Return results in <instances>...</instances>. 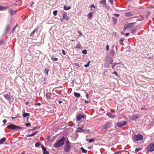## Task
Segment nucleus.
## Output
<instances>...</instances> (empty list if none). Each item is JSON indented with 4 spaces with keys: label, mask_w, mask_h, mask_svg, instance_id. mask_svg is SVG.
<instances>
[{
    "label": "nucleus",
    "mask_w": 154,
    "mask_h": 154,
    "mask_svg": "<svg viewBox=\"0 0 154 154\" xmlns=\"http://www.w3.org/2000/svg\"><path fill=\"white\" fill-rule=\"evenodd\" d=\"M65 139V137L63 136L57 142H56L54 144V147L55 148H57L58 147L63 145L64 143Z\"/></svg>",
    "instance_id": "obj_1"
},
{
    "label": "nucleus",
    "mask_w": 154,
    "mask_h": 154,
    "mask_svg": "<svg viewBox=\"0 0 154 154\" xmlns=\"http://www.w3.org/2000/svg\"><path fill=\"white\" fill-rule=\"evenodd\" d=\"M85 114L78 115L76 117V120L77 121H80L82 122L85 120L86 119L85 118Z\"/></svg>",
    "instance_id": "obj_2"
},
{
    "label": "nucleus",
    "mask_w": 154,
    "mask_h": 154,
    "mask_svg": "<svg viewBox=\"0 0 154 154\" xmlns=\"http://www.w3.org/2000/svg\"><path fill=\"white\" fill-rule=\"evenodd\" d=\"M133 138L135 141H138L142 140L143 138V137L140 134H138V135H134Z\"/></svg>",
    "instance_id": "obj_3"
},
{
    "label": "nucleus",
    "mask_w": 154,
    "mask_h": 154,
    "mask_svg": "<svg viewBox=\"0 0 154 154\" xmlns=\"http://www.w3.org/2000/svg\"><path fill=\"white\" fill-rule=\"evenodd\" d=\"M127 121H124L123 122H118L116 125L115 126L116 127V125L119 128H121L124 126H125L127 125Z\"/></svg>",
    "instance_id": "obj_4"
},
{
    "label": "nucleus",
    "mask_w": 154,
    "mask_h": 154,
    "mask_svg": "<svg viewBox=\"0 0 154 154\" xmlns=\"http://www.w3.org/2000/svg\"><path fill=\"white\" fill-rule=\"evenodd\" d=\"M7 127L9 129L13 130H17L19 129V126H16L12 124L8 125Z\"/></svg>",
    "instance_id": "obj_5"
},
{
    "label": "nucleus",
    "mask_w": 154,
    "mask_h": 154,
    "mask_svg": "<svg viewBox=\"0 0 154 154\" xmlns=\"http://www.w3.org/2000/svg\"><path fill=\"white\" fill-rule=\"evenodd\" d=\"M112 126V123L110 122H107L105 125L102 126L103 129H106L111 128Z\"/></svg>",
    "instance_id": "obj_6"
},
{
    "label": "nucleus",
    "mask_w": 154,
    "mask_h": 154,
    "mask_svg": "<svg viewBox=\"0 0 154 154\" xmlns=\"http://www.w3.org/2000/svg\"><path fill=\"white\" fill-rule=\"evenodd\" d=\"M71 148V145H65L64 146V151L66 152H69Z\"/></svg>",
    "instance_id": "obj_7"
},
{
    "label": "nucleus",
    "mask_w": 154,
    "mask_h": 154,
    "mask_svg": "<svg viewBox=\"0 0 154 154\" xmlns=\"http://www.w3.org/2000/svg\"><path fill=\"white\" fill-rule=\"evenodd\" d=\"M147 149L149 151H152L154 150V144L150 143L147 147Z\"/></svg>",
    "instance_id": "obj_8"
},
{
    "label": "nucleus",
    "mask_w": 154,
    "mask_h": 154,
    "mask_svg": "<svg viewBox=\"0 0 154 154\" xmlns=\"http://www.w3.org/2000/svg\"><path fill=\"white\" fill-rule=\"evenodd\" d=\"M84 126L82 127H79L77 128V129L75 131V132H79L84 133L85 131V130L83 129Z\"/></svg>",
    "instance_id": "obj_9"
},
{
    "label": "nucleus",
    "mask_w": 154,
    "mask_h": 154,
    "mask_svg": "<svg viewBox=\"0 0 154 154\" xmlns=\"http://www.w3.org/2000/svg\"><path fill=\"white\" fill-rule=\"evenodd\" d=\"M137 24L136 22H133L132 23H129L127 24L128 28L131 29L133 28L134 26V25Z\"/></svg>",
    "instance_id": "obj_10"
},
{
    "label": "nucleus",
    "mask_w": 154,
    "mask_h": 154,
    "mask_svg": "<svg viewBox=\"0 0 154 154\" xmlns=\"http://www.w3.org/2000/svg\"><path fill=\"white\" fill-rule=\"evenodd\" d=\"M106 60L109 63L112 64L113 62V60L112 58L109 57H106Z\"/></svg>",
    "instance_id": "obj_11"
},
{
    "label": "nucleus",
    "mask_w": 154,
    "mask_h": 154,
    "mask_svg": "<svg viewBox=\"0 0 154 154\" xmlns=\"http://www.w3.org/2000/svg\"><path fill=\"white\" fill-rule=\"evenodd\" d=\"M106 116H108L109 117L111 118H114L116 116L115 115H112L111 113L108 112L106 114Z\"/></svg>",
    "instance_id": "obj_12"
},
{
    "label": "nucleus",
    "mask_w": 154,
    "mask_h": 154,
    "mask_svg": "<svg viewBox=\"0 0 154 154\" xmlns=\"http://www.w3.org/2000/svg\"><path fill=\"white\" fill-rule=\"evenodd\" d=\"M63 19H65L67 20H69L68 17L67 15V14L66 13H64L63 14Z\"/></svg>",
    "instance_id": "obj_13"
},
{
    "label": "nucleus",
    "mask_w": 154,
    "mask_h": 154,
    "mask_svg": "<svg viewBox=\"0 0 154 154\" xmlns=\"http://www.w3.org/2000/svg\"><path fill=\"white\" fill-rule=\"evenodd\" d=\"M38 30V29H35L30 34V36L31 37H32L34 35L36 31Z\"/></svg>",
    "instance_id": "obj_14"
},
{
    "label": "nucleus",
    "mask_w": 154,
    "mask_h": 154,
    "mask_svg": "<svg viewBox=\"0 0 154 154\" xmlns=\"http://www.w3.org/2000/svg\"><path fill=\"white\" fill-rule=\"evenodd\" d=\"M4 97L8 100H11V98L10 96L7 94H5L4 95Z\"/></svg>",
    "instance_id": "obj_15"
},
{
    "label": "nucleus",
    "mask_w": 154,
    "mask_h": 154,
    "mask_svg": "<svg viewBox=\"0 0 154 154\" xmlns=\"http://www.w3.org/2000/svg\"><path fill=\"white\" fill-rule=\"evenodd\" d=\"M51 93H48L46 94V96L47 99L48 100H50L51 98Z\"/></svg>",
    "instance_id": "obj_16"
},
{
    "label": "nucleus",
    "mask_w": 154,
    "mask_h": 154,
    "mask_svg": "<svg viewBox=\"0 0 154 154\" xmlns=\"http://www.w3.org/2000/svg\"><path fill=\"white\" fill-rule=\"evenodd\" d=\"M38 132V131H35L32 134L28 135L27 136V137H29L32 136H34L35 134H36Z\"/></svg>",
    "instance_id": "obj_17"
},
{
    "label": "nucleus",
    "mask_w": 154,
    "mask_h": 154,
    "mask_svg": "<svg viewBox=\"0 0 154 154\" xmlns=\"http://www.w3.org/2000/svg\"><path fill=\"white\" fill-rule=\"evenodd\" d=\"M112 19L113 20V24H116L117 21V19L113 17H112Z\"/></svg>",
    "instance_id": "obj_18"
},
{
    "label": "nucleus",
    "mask_w": 154,
    "mask_h": 154,
    "mask_svg": "<svg viewBox=\"0 0 154 154\" xmlns=\"http://www.w3.org/2000/svg\"><path fill=\"white\" fill-rule=\"evenodd\" d=\"M74 96L77 97H79L80 96V94L78 93L75 92L74 94Z\"/></svg>",
    "instance_id": "obj_19"
},
{
    "label": "nucleus",
    "mask_w": 154,
    "mask_h": 154,
    "mask_svg": "<svg viewBox=\"0 0 154 154\" xmlns=\"http://www.w3.org/2000/svg\"><path fill=\"white\" fill-rule=\"evenodd\" d=\"M132 14L130 12H128L125 13V15L127 17L132 16Z\"/></svg>",
    "instance_id": "obj_20"
},
{
    "label": "nucleus",
    "mask_w": 154,
    "mask_h": 154,
    "mask_svg": "<svg viewBox=\"0 0 154 154\" xmlns=\"http://www.w3.org/2000/svg\"><path fill=\"white\" fill-rule=\"evenodd\" d=\"M121 154H129V152L128 151H120Z\"/></svg>",
    "instance_id": "obj_21"
},
{
    "label": "nucleus",
    "mask_w": 154,
    "mask_h": 154,
    "mask_svg": "<svg viewBox=\"0 0 154 154\" xmlns=\"http://www.w3.org/2000/svg\"><path fill=\"white\" fill-rule=\"evenodd\" d=\"M23 118H25L29 116V114L26 112H24L23 114Z\"/></svg>",
    "instance_id": "obj_22"
},
{
    "label": "nucleus",
    "mask_w": 154,
    "mask_h": 154,
    "mask_svg": "<svg viewBox=\"0 0 154 154\" xmlns=\"http://www.w3.org/2000/svg\"><path fill=\"white\" fill-rule=\"evenodd\" d=\"M71 7L70 6H67L66 5H64V9L66 10H68L71 9Z\"/></svg>",
    "instance_id": "obj_23"
},
{
    "label": "nucleus",
    "mask_w": 154,
    "mask_h": 154,
    "mask_svg": "<svg viewBox=\"0 0 154 154\" xmlns=\"http://www.w3.org/2000/svg\"><path fill=\"white\" fill-rule=\"evenodd\" d=\"M93 14L92 12H90L88 14V17L89 19H91L92 18Z\"/></svg>",
    "instance_id": "obj_24"
},
{
    "label": "nucleus",
    "mask_w": 154,
    "mask_h": 154,
    "mask_svg": "<svg viewBox=\"0 0 154 154\" xmlns=\"http://www.w3.org/2000/svg\"><path fill=\"white\" fill-rule=\"evenodd\" d=\"M6 140V139L4 137L0 141V144H2Z\"/></svg>",
    "instance_id": "obj_25"
},
{
    "label": "nucleus",
    "mask_w": 154,
    "mask_h": 154,
    "mask_svg": "<svg viewBox=\"0 0 154 154\" xmlns=\"http://www.w3.org/2000/svg\"><path fill=\"white\" fill-rule=\"evenodd\" d=\"M125 38L124 37H122L120 39L119 42L121 45H124L123 44H122V42L125 40Z\"/></svg>",
    "instance_id": "obj_26"
},
{
    "label": "nucleus",
    "mask_w": 154,
    "mask_h": 154,
    "mask_svg": "<svg viewBox=\"0 0 154 154\" xmlns=\"http://www.w3.org/2000/svg\"><path fill=\"white\" fill-rule=\"evenodd\" d=\"M80 149L83 153H86L87 152V150L85 149L83 147H81Z\"/></svg>",
    "instance_id": "obj_27"
},
{
    "label": "nucleus",
    "mask_w": 154,
    "mask_h": 154,
    "mask_svg": "<svg viewBox=\"0 0 154 154\" xmlns=\"http://www.w3.org/2000/svg\"><path fill=\"white\" fill-rule=\"evenodd\" d=\"M115 54L114 51L113 50H111L110 52V54L112 56H113Z\"/></svg>",
    "instance_id": "obj_28"
},
{
    "label": "nucleus",
    "mask_w": 154,
    "mask_h": 154,
    "mask_svg": "<svg viewBox=\"0 0 154 154\" xmlns=\"http://www.w3.org/2000/svg\"><path fill=\"white\" fill-rule=\"evenodd\" d=\"M138 117V116L137 115H133L131 117V118L133 120H134Z\"/></svg>",
    "instance_id": "obj_29"
},
{
    "label": "nucleus",
    "mask_w": 154,
    "mask_h": 154,
    "mask_svg": "<svg viewBox=\"0 0 154 154\" xmlns=\"http://www.w3.org/2000/svg\"><path fill=\"white\" fill-rule=\"evenodd\" d=\"M119 63H115L114 64H113V65H112V69H114V67H115V66L117 64H119Z\"/></svg>",
    "instance_id": "obj_30"
},
{
    "label": "nucleus",
    "mask_w": 154,
    "mask_h": 154,
    "mask_svg": "<svg viewBox=\"0 0 154 154\" xmlns=\"http://www.w3.org/2000/svg\"><path fill=\"white\" fill-rule=\"evenodd\" d=\"M45 72V73L46 75H47L48 74L49 70L48 68H45L44 70Z\"/></svg>",
    "instance_id": "obj_31"
},
{
    "label": "nucleus",
    "mask_w": 154,
    "mask_h": 154,
    "mask_svg": "<svg viewBox=\"0 0 154 154\" xmlns=\"http://www.w3.org/2000/svg\"><path fill=\"white\" fill-rule=\"evenodd\" d=\"M137 30V29H133L131 30V32L132 34H134L135 33L136 31Z\"/></svg>",
    "instance_id": "obj_32"
},
{
    "label": "nucleus",
    "mask_w": 154,
    "mask_h": 154,
    "mask_svg": "<svg viewBox=\"0 0 154 154\" xmlns=\"http://www.w3.org/2000/svg\"><path fill=\"white\" fill-rule=\"evenodd\" d=\"M100 3L103 4V5H105L106 4V1L105 0H102L100 2Z\"/></svg>",
    "instance_id": "obj_33"
},
{
    "label": "nucleus",
    "mask_w": 154,
    "mask_h": 154,
    "mask_svg": "<svg viewBox=\"0 0 154 154\" xmlns=\"http://www.w3.org/2000/svg\"><path fill=\"white\" fill-rule=\"evenodd\" d=\"M65 145H71L70 143L69 142L68 139H67L66 143Z\"/></svg>",
    "instance_id": "obj_34"
},
{
    "label": "nucleus",
    "mask_w": 154,
    "mask_h": 154,
    "mask_svg": "<svg viewBox=\"0 0 154 154\" xmlns=\"http://www.w3.org/2000/svg\"><path fill=\"white\" fill-rule=\"evenodd\" d=\"M82 53L84 54H86L87 53V51L86 50H83L82 51Z\"/></svg>",
    "instance_id": "obj_35"
},
{
    "label": "nucleus",
    "mask_w": 154,
    "mask_h": 154,
    "mask_svg": "<svg viewBox=\"0 0 154 154\" xmlns=\"http://www.w3.org/2000/svg\"><path fill=\"white\" fill-rule=\"evenodd\" d=\"M40 143L38 142H37V143H35V146L36 147H39L40 146Z\"/></svg>",
    "instance_id": "obj_36"
},
{
    "label": "nucleus",
    "mask_w": 154,
    "mask_h": 154,
    "mask_svg": "<svg viewBox=\"0 0 154 154\" xmlns=\"http://www.w3.org/2000/svg\"><path fill=\"white\" fill-rule=\"evenodd\" d=\"M41 147L42 149L43 150V152L47 150L46 148L45 147H44L43 145Z\"/></svg>",
    "instance_id": "obj_37"
},
{
    "label": "nucleus",
    "mask_w": 154,
    "mask_h": 154,
    "mask_svg": "<svg viewBox=\"0 0 154 154\" xmlns=\"http://www.w3.org/2000/svg\"><path fill=\"white\" fill-rule=\"evenodd\" d=\"M90 63V61L88 62L86 64L84 65V66L85 67H88L89 66Z\"/></svg>",
    "instance_id": "obj_38"
},
{
    "label": "nucleus",
    "mask_w": 154,
    "mask_h": 154,
    "mask_svg": "<svg viewBox=\"0 0 154 154\" xmlns=\"http://www.w3.org/2000/svg\"><path fill=\"white\" fill-rule=\"evenodd\" d=\"M51 59L52 60H54V61H57L58 60L57 58H54L53 57L51 58Z\"/></svg>",
    "instance_id": "obj_39"
},
{
    "label": "nucleus",
    "mask_w": 154,
    "mask_h": 154,
    "mask_svg": "<svg viewBox=\"0 0 154 154\" xmlns=\"http://www.w3.org/2000/svg\"><path fill=\"white\" fill-rule=\"evenodd\" d=\"M43 154H49V152L46 150L44 151H43Z\"/></svg>",
    "instance_id": "obj_40"
},
{
    "label": "nucleus",
    "mask_w": 154,
    "mask_h": 154,
    "mask_svg": "<svg viewBox=\"0 0 154 154\" xmlns=\"http://www.w3.org/2000/svg\"><path fill=\"white\" fill-rule=\"evenodd\" d=\"M94 140L95 139H91L89 140V143H91L93 142Z\"/></svg>",
    "instance_id": "obj_41"
},
{
    "label": "nucleus",
    "mask_w": 154,
    "mask_h": 154,
    "mask_svg": "<svg viewBox=\"0 0 154 154\" xmlns=\"http://www.w3.org/2000/svg\"><path fill=\"white\" fill-rule=\"evenodd\" d=\"M57 10H55L53 11V14L54 16H56L57 15Z\"/></svg>",
    "instance_id": "obj_42"
},
{
    "label": "nucleus",
    "mask_w": 154,
    "mask_h": 154,
    "mask_svg": "<svg viewBox=\"0 0 154 154\" xmlns=\"http://www.w3.org/2000/svg\"><path fill=\"white\" fill-rule=\"evenodd\" d=\"M128 28L127 25L126 24V25L125 26H124V30H126Z\"/></svg>",
    "instance_id": "obj_43"
},
{
    "label": "nucleus",
    "mask_w": 154,
    "mask_h": 154,
    "mask_svg": "<svg viewBox=\"0 0 154 154\" xmlns=\"http://www.w3.org/2000/svg\"><path fill=\"white\" fill-rule=\"evenodd\" d=\"M81 47V45L80 44H78L75 46V48H80Z\"/></svg>",
    "instance_id": "obj_44"
},
{
    "label": "nucleus",
    "mask_w": 154,
    "mask_h": 154,
    "mask_svg": "<svg viewBox=\"0 0 154 154\" xmlns=\"http://www.w3.org/2000/svg\"><path fill=\"white\" fill-rule=\"evenodd\" d=\"M25 125H26V127H28L30 126L31 125V124L30 123H26Z\"/></svg>",
    "instance_id": "obj_45"
},
{
    "label": "nucleus",
    "mask_w": 154,
    "mask_h": 154,
    "mask_svg": "<svg viewBox=\"0 0 154 154\" xmlns=\"http://www.w3.org/2000/svg\"><path fill=\"white\" fill-rule=\"evenodd\" d=\"M114 154H121V152L120 151H117L115 152Z\"/></svg>",
    "instance_id": "obj_46"
},
{
    "label": "nucleus",
    "mask_w": 154,
    "mask_h": 154,
    "mask_svg": "<svg viewBox=\"0 0 154 154\" xmlns=\"http://www.w3.org/2000/svg\"><path fill=\"white\" fill-rule=\"evenodd\" d=\"M141 149V148H136L135 149V151L136 152H138Z\"/></svg>",
    "instance_id": "obj_47"
},
{
    "label": "nucleus",
    "mask_w": 154,
    "mask_h": 154,
    "mask_svg": "<svg viewBox=\"0 0 154 154\" xmlns=\"http://www.w3.org/2000/svg\"><path fill=\"white\" fill-rule=\"evenodd\" d=\"M113 74H114L116 75V76H119V75H118V73L117 72L114 71L113 72Z\"/></svg>",
    "instance_id": "obj_48"
},
{
    "label": "nucleus",
    "mask_w": 154,
    "mask_h": 154,
    "mask_svg": "<svg viewBox=\"0 0 154 154\" xmlns=\"http://www.w3.org/2000/svg\"><path fill=\"white\" fill-rule=\"evenodd\" d=\"M113 15H115V16H116V17H117L119 16L120 15V14H116V13L114 14Z\"/></svg>",
    "instance_id": "obj_49"
},
{
    "label": "nucleus",
    "mask_w": 154,
    "mask_h": 154,
    "mask_svg": "<svg viewBox=\"0 0 154 154\" xmlns=\"http://www.w3.org/2000/svg\"><path fill=\"white\" fill-rule=\"evenodd\" d=\"M62 54L64 55H65L66 54V52H65V51L64 50H62Z\"/></svg>",
    "instance_id": "obj_50"
},
{
    "label": "nucleus",
    "mask_w": 154,
    "mask_h": 154,
    "mask_svg": "<svg viewBox=\"0 0 154 154\" xmlns=\"http://www.w3.org/2000/svg\"><path fill=\"white\" fill-rule=\"evenodd\" d=\"M106 50L107 51H108L109 50V45H107L106 46Z\"/></svg>",
    "instance_id": "obj_51"
},
{
    "label": "nucleus",
    "mask_w": 154,
    "mask_h": 154,
    "mask_svg": "<svg viewBox=\"0 0 154 154\" xmlns=\"http://www.w3.org/2000/svg\"><path fill=\"white\" fill-rule=\"evenodd\" d=\"M41 105V103H35V105H37L38 106H40Z\"/></svg>",
    "instance_id": "obj_52"
},
{
    "label": "nucleus",
    "mask_w": 154,
    "mask_h": 154,
    "mask_svg": "<svg viewBox=\"0 0 154 154\" xmlns=\"http://www.w3.org/2000/svg\"><path fill=\"white\" fill-rule=\"evenodd\" d=\"M130 34V33H129V32H127L125 34V36H128Z\"/></svg>",
    "instance_id": "obj_53"
},
{
    "label": "nucleus",
    "mask_w": 154,
    "mask_h": 154,
    "mask_svg": "<svg viewBox=\"0 0 154 154\" xmlns=\"http://www.w3.org/2000/svg\"><path fill=\"white\" fill-rule=\"evenodd\" d=\"M90 8H95V6L93 4H92L90 7Z\"/></svg>",
    "instance_id": "obj_54"
},
{
    "label": "nucleus",
    "mask_w": 154,
    "mask_h": 154,
    "mask_svg": "<svg viewBox=\"0 0 154 154\" xmlns=\"http://www.w3.org/2000/svg\"><path fill=\"white\" fill-rule=\"evenodd\" d=\"M104 65H105L106 67H109V65L108 63H105Z\"/></svg>",
    "instance_id": "obj_55"
},
{
    "label": "nucleus",
    "mask_w": 154,
    "mask_h": 154,
    "mask_svg": "<svg viewBox=\"0 0 154 154\" xmlns=\"http://www.w3.org/2000/svg\"><path fill=\"white\" fill-rule=\"evenodd\" d=\"M4 8L2 6H0V10H3L4 9Z\"/></svg>",
    "instance_id": "obj_56"
},
{
    "label": "nucleus",
    "mask_w": 154,
    "mask_h": 154,
    "mask_svg": "<svg viewBox=\"0 0 154 154\" xmlns=\"http://www.w3.org/2000/svg\"><path fill=\"white\" fill-rule=\"evenodd\" d=\"M4 40H2L0 41V45H2V44L4 42Z\"/></svg>",
    "instance_id": "obj_57"
},
{
    "label": "nucleus",
    "mask_w": 154,
    "mask_h": 154,
    "mask_svg": "<svg viewBox=\"0 0 154 154\" xmlns=\"http://www.w3.org/2000/svg\"><path fill=\"white\" fill-rule=\"evenodd\" d=\"M109 2L111 3L112 5L113 4V0H109Z\"/></svg>",
    "instance_id": "obj_58"
},
{
    "label": "nucleus",
    "mask_w": 154,
    "mask_h": 154,
    "mask_svg": "<svg viewBox=\"0 0 154 154\" xmlns=\"http://www.w3.org/2000/svg\"><path fill=\"white\" fill-rule=\"evenodd\" d=\"M7 122V120L6 119H4V120L3 121V122L5 124V123H6Z\"/></svg>",
    "instance_id": "obj_59"
},
{
    "label": "nucleus",
    "mask_w": 154,
    "mask_h": 154,
    "mask_svg": "<svg viewBox=\"0 0 154 154\" xmlns=\"http://www.w3.org/2000/svg\"><path fill=\"white\" fill-rule=\"evenodd\" d=\"M146 109V108H145V106H143L142 107L141 109L142 110H145Z\"/></svg>",
    "instance_id": "obj_60"
},
{
    "label": "nucleus",
    "mask_w": 154,
    "mask_h": 154,
    "mask_svg": "<svg viewBox=\"0 0 154 154\" xmlns=\"http://www.w3.org/2000/svg\"><path fill=\"white\" fill-rule=\"evenodd\" d=\"M149 8H153V6L152 5H150L149 6Z\"/></svg>",
    "instance_id": "obj_61"
},
{
    "label": "nucleus",
    "mask_w": 154,
    "mask_h": 154,
    "mask_svg": "<svg viewBox=\"0 0 154 154\" xmlns=\"http://www.w3.org/2000/svg\"><path fill=\"white\" fill-rule=\"evenodd\" d=\"M89 97V96L88 95V94H86V98H87V99H88Z\"/></svg>",
    "instance_id": "obj_62"
},
{
    "label": "nucleus",
    "mask_w": 154,
    "mask_h": 154,
    "mask_svg": "<svg viewBox=\"0 0 154 154\" xmlns=\"http://www.w3.org/2000/svg\"><path fill=\"white\" fill-rule=\"evenodd\" d=\"M13 11L12 10H10V13L11 14H14L13 13Z\"/></svg>",
    "instance_id": "obj_63"
},
{
    "label": "nucleus",
    "mask_w": 154,
    "mask_h": 154,
    "mask_svg": "<svg viewBox=\"0 0 154 154\" xmlns=\"http://www.w3.org/2000/svg\"><path fill=\"white\" fill-rule=\"evenodd\" d=\"M85 103H88L89 102V101L87 100H85Z\"/></svg>",
    "instance_id": "obj_64"
}]
</instances>
